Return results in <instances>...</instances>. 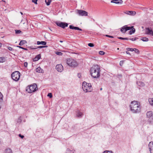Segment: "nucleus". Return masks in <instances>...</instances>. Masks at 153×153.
<instances>
[{
	"label": "nucleus",
	"mask_w": 153,
	"mask_h": 153,
	"mask_svg": "<svg viewBox=\"0 0 153 153\" xmlns=\"http://www.w3.org/2000/svg\"><path fill=\"white\" fill-rule=\"evenodd\" d=\"M90 74L93 78H99L100 76V68L98 65L93 66L91 68Z\"/></svg>",
	"instance_id": "f257e3e1"
},
{
	"label": "nucleus",
	"mask_w": 153,
	"mask_h": 153,
	"mask_svg": "<svg viewBox=\"0 0 153 153\" xmlns=\"http://www.w3.org/2000/svg\"><path fill=\"white\" fill-rule=\"evenodd\" d=\"M130 110L132 113H138L140 111V106L139 104L136 101H133L130 105Z\"/></svg>",
	"instance_id": "f03ea898"
},
{
	"label": "nucleus",
	"mask_w": 153,
	"mask_h": 153,
	"mask_svg": "<svg viewBox=\"0 0 153 153\" xmlns=\"http://www.w3.org/2000/svg\"><path fill=\"white\" fill-rule=\"evenodd\" d=\"M82 88L85 92H91L92 90L91 84L86 83L85 82H84L82 83Z\"/></svg>",
	"instance_id": "7ed1b4c3"
},
{
	"label": "nucleus",
	"mask_w": 153,
	"mask_h": 153,
	"mask_svg": "<svg viewBox=\"0 0 153 153\" xmlns=\"http://www.w3.org/2000/svg\"><path fill=\"white\" fill-rule=\"evenodd\" d=\"M67 63L68 66L73 68L77 67L78 65V62L75 60L71 59H67Z\"/></svg>",
	"instance_id": "20e7f679"
},
{
	"label": "nucleus",
	"mask_w": 153,
	"mask_h": 153,
	"mask_svg": "<svg viewBox=\"0 0 153 153\" xmlns=\"http://www.w3.org/2000/svg\"><path fill=\"white\" fill-rule=\"evenodd\" d=\"M37 90V87L36 85L34 83L27 88L26 91L29 93L33 92Z\"/></svg>",
	"instance_id": "39448f33"
},
{
	"label": "nucleus",
	"mask_w": 153,
	"mask_h": 153,
	"mask_svg": "<svg viewBox=\"0 0 153 153\" xmlns=\"http://www.w3.org/2000/svg\"><path fill=\"white\" fill-rule=\"evenodd\" d=\"M20 75V74L19 71H16L12 73L11 77L14 80L17 81L19 79Z\"/></svg>",
	"instance_id": "423d86ee"
},
{
	"label": "nucleus",
	"mask_w": 153,
	"mask_h": 153,
	"mask_svg": "<svg viewBox=\"0 0 153 153\" xmlns=\"http://www.w3.org/2000/svg\"><path fill=\"white\" fill-rule=\"evenodd\" d=\"M77 14L80 16H87L88 13L85 10H77Z\"/></svg>",
	"instance_id": "0eeeda50"
},
{
	"label": "nucleus",
	"mask_w": 153,
	"mask_h": 153,
	"mask_svg": "<svg viewBox=\"0 0 153 153\" xmlns=\"http://www.w3.org/2000/svg\"><path fill=\"white\" fill-rule=\"evenodd\" d=\"M56 24L58 26L63 28L67 27L68 25V23L63 22H56Z\"/></svg>",
	"instance_id": "6e6552de"
},
{
	"label": "nucleus",
	"mask_w": 153,
	"mask_h": 153,
	"mask_svg": "<svg viewBox=\"0 0 153 153\" xmlns=\"http://www.w3.org/2000/svg\"><path fill=\"white\" fill-rule=\"evenodd\" d=\"M132 27H129L127 25H125L122 27L120 31L122 33H125L127 31L131 30Z\"/></svg>",
	"instance_id": "1a4fd4ad"
},
{
	"label": "nucleus",
	"mask_w": 153,
	"mask_h": 153,
	"mask_svg": "<svg viewBox=\"0 0 153 153\" xmlns=\"http://www.w3.org/2000/svg\"><path fill=\"white\" fill-rule=\"evenodd\" d=\"M145 34L153 36V31L150 28L147 27L145 29Z\"/></svg>",
	"instance_id": "9d476101"
},
{
	"label": "nucleus",
	"mask_w": 153,
	"mask_h": 153,
	"mask_svg": "<svg viewBox=\"0 0 153 153\" xmlns=\"http://www.w3.org/2000/svg\"><path fill=\"white\" fill-rule=\"evenodd\" d=\"M56 68L59 72H61L63 70V67L61 64L57 65L56 66Z\"/></svg>",
	"instance_id": "9b49d317"
},
{
	"label": "nucleus",
	"mask_w": 153,
	"mask_h": 153,
	"mask_svg": "<svg viewBox=\"0 0 153 153\" xmlns=\"http://www.w3.org/2000/svg\"><path fill=\"white\" fill-rule=\"evenodd\" d=\"M123 2L122 0H113L111 1V3H114L118 4H122Z\"/></svg>",
	"instance_id": "f8f14e48"
},
{
	"label": "nucleus",
	"mask_w": 153,
	"mask_h": 153,
	"mask_svg": "<svg viewBox=\"0 0 153 153\" xmlns=\"http://www.w3.org/2000/svg\"><path fill=\"white\" fill-rule=\"evenodd\" d=\"M69 28L72 29H75L78 30L82 31V30L78 27H74L72 25L69 26Z\"/></svg>",
	"instance_id": "ddd939ff"
},
{
	"label": "nucleus",
	"mask_w": 153,
	"mask_h": 153,
	"mask_svg": "<svg viewBox=\"0 0 153 153\" xmlns=\"http://www.w3.org/2000/svg\"><path fill=\"white\" fill-rule=\"evenodd\" d=\"M125 13L127 14L134 15L136 14V12L135 11H126Z\"/></svg>",
	"instance_id": "4468645a"
},
{
	"label": "nucleus",
	"mask_w": 153,
	"mask_h": 153,
	"mask_svg": "<svg viewBox=\"0 0 153 153\" xmlns=\"http://www.w3.org/2000/svg\"><path fill=\"white\" fill-rule=\"evenodd\" d=\"M83 114L82 113L79 111H77L76 112V116L78 117H81L82 116Z\"/></svg>",
	"instance_id": "2eb2a0df"
},
{
	"label": "nucleus",
	"mask_w": 153,
	"mask_h": 153,
	"mask_svg": "<svg viewBox=\"0 0 153 153\" xmlns=\"http://www.w3.org/2000/svg\"><path fill=\"white\" fill-rule=\"evenodd\" d=\"M3 95L1 92H0V109L1 108V105L3 101Z\"/></svg>",
	"instance_id": "dca6fc26"
},
{
	"label": "nucleus",
	"mask_w": 153,
	"mask_h": 153,
	"mask_svg": "<svg viewBox=\"0 0 153 153\" xmlns=\"http://www.w3.org/2000/svg\"><path fill=\"white\" fill-rule=\"evenodd\" d=\"M41 58L40 54H38L36 56V57L33 59L34 61H36L38 60Z\"/></svg>",
	"instance_id": "f3484780"
},
{
	"label": "nucleus",
	"mask_w": 153,
	"mask_h": 153,
	"mask_svg": "<svg viewBox=\"0 0 153 153\" xmlns=\"http://www.w3.org/2000/svg\"><path fill=\"white\" fill-rule=\"evenodd\" d=\"M46 42L45 41H37V45H45L46 44Z\"/></svg>",
	"instance_id": "a211bd4d"
},
{
	"label": "nucleus",
	"mask_w": 153,
	"mask_h": 153,
	"mask_svg": "<svg viewBox=\"0 0 153 153\" xmlns=\"http://www.w3.org/2000/svg\"><path fill=\"white\" fill-rule=\"evenodd\" d=\"M131 27H133L131 28V30H130L129 32V33L131 35L133 33H134L135 32V29L134 28L133 26H131Z\"/></svg>",
	"instance_id": "6ab92c4d"
},
{
	"label": "nucleus",
	"mask_w": 153,
	"mask_h": 153,
	"mask_svg": "<svg viewBox=\"0 0 153 153\" xmlns=\"http://www.w3.org/2000/svg\"><path fill=\"white\" fill-rule=\"evenodd\" d=\"M36 71L38 73H42L43 70L40 67H38L36 69Z\"/></svg>",
	"instance_id": "aec40b11"
},
{
	"label": "nucleus",
	"mask_w": 153,
	"mask_h": 153,
	"mask_svg": "<svg viewBox=\"0 0 153 153\" xmlns=\"http://www.w3.org/2000/svg\"><path fill=\"white\" fill-rule=\"evenodd\" d=\"M147 116L148 117H151L152 115V113L151 111L148 112L146 114Z\"/></svg>",
	"instance_id": "412c9836"
},
{
	"label": "nucleus",
	"mask_w": 153,
	"mask_h": 153,
	"mask_svg": "<svg viewBox=\"0 0 153 153\" xmlns=\"http://www.w3.org/2000/svg\"><path fill=\"white\" fill-rule=\"evenodd\" d=\"M27 43V42L25 40H22L21 41L20 43H19V45H22L24 44H26Z\"/></svg>",
	"instance_id": "4be33fe9"
},
{
	"label": "nucleus",
	"mask_w": 153,
	"mask_h": 153,
	"mask_svg": "<svg viewBox=\"0 0 153 153\" xmlns=\"http://www.w3.org/2000/svg\"><path fill=\"white\" fill-rule=\"evenodd\" d=\"M6 153H12L11 149L8 148L5 150Z\"/></svg>",
	"instance_id": "5701e85b"
},
{
	"label": "nucleus",
	"mask_w": 153,
	"mask_h": 153,
	"mask_svg": "<svg viewBox=\"0 0 153 153\" xmlns=\"http://www.w3.org/2000/svg\"><path fill=\"white\" fill-rule=\"evenodd\" d=\"M149 101L150 105H153V98H149Z\"/></svg>",
	"instance_id": "b1692460"
},
{
	"label": "nucleus",
	"mask_w": 153,
	"mask_h": 153,
	"mask_svg": "<svg viewBox=\"0 0 153 153\" xmlns=\"http://www.w3.org/2000/svg\"><path fill=\"white\" fill-rule=\"evenodd\" d=\"M5 59L4 57L0 58V62H5Z\"/></svg>",
	"instance_id": "393cba45"
},
{
	"label": "nucleus",
	"mask_w": 153,
	"mask_h": 153,
	"mask_svg": "<svg viewBox=\"0 0 153 153\" xmlns=\"http://www.w3.org/2000/svg\"><path fill=\"white\" fill-rule=\"evenodd\" d=\"M141 40L143 42H147L149 40V39L146 37H143L141 39Z\"/></svg>",
	"instance_id": "a878e982"
},
{
	"label": "nucleus",
	"mask_w": 153,
	"mask_h": 153,
	"mask_svg": "<svg viewBox=\"0 0 153 153\" xmlns=\"http://www.w3.org/2000/svg\"><path fill=\"white\" fill-rule=\"evenodd\" d=\"M48 47L47 46H38L37 48H33V49H36L37 48H47Z\"/></svg>",
	"instance_id": "bb28decb"
},
{
	"label": "nucleus",
	"mask_w": 153,
	"mask_h": 153,
	"mask_svg": "<svg viewBox=\"0 0 153 153\" xmlns=\"http://www.w3.org/2000/svg\"><path fill=\"white\" fill-rule=\"evenodd\" d=\"M51 2V0H45V2L47 5H49Z\"/></svg>",
	"instance_id": "cd10ccee"
},
{
	"label": "nucleus",
	"mask_w": 153,
	"mask_h": 153,
	"mask_svg": "<svg viewBox=\"0 0 153 153\" xmlns=\"http://www.w3.org/2000/svg\"><path fill=\"white\" fill-rule=\"evenodd\" d=\"M134 50L133 51H134L137 54H139V53L140 51L138 49L134 48Z\"/></svg>",
	"instance_id": "c85d7f7f"
},
{
	"label": "nucleus",
	"mask_w": 153,
	"mask_h": 153,
	"mask_svg": "<svg viewBox=\"0 0 153 153\" xmlns=\"http://www.w3.org/2000/svg\"><path fill=\"white\" fill-rule=\"evenodd\" d=\"M56 54L59 56H62V53L61 52L57 51L55 53Z\"/></svg>",
	"instance_id": "c756f323"
},
{
	"label": "nucleus",
	"mask_w": 153,
	"mask_h": 153,
	"mask_svg": "<svg viewBox=\"0 0 153 153\" xmlns=\"http://www.w3.org/2000/svg\"><path fill=\"white\" fill-rule=\"evenodd\" d=\"M22 32V31L20 30H16L15 33L16 34H19Z\"/></svg>",
	"instance_id": "7c9ffc66"
},
{
	"label": "nucleus",
	"mask_w": 153,
	"mask_h": 153,
	"mask_svg": "<svg viewBox=\"0 0 153 153\" xmlns=\"http://www.w3.org/2000/svg\"><path fill=\"white\" fill-rule=\"evenodd\" d=\"M126 50L128 51H133L134 50V48H126Z\"/></svg>",
	"instance_id": "2f4dec72"
},
{
	"label": "nucleus",
	"mask_w": 153,
	"mask_h": 153,
	"mask_svg": "<svg viewBox=\"0 0 153 153\" xmlns=\"http://www.w3.org/2000/svg\"><path fill=\"white\" fill-rule=\"evenodd\" d=\"M105 53L103 51H100L99 52V54L101 55H104Z\"/></svg>",
	"instance_id": "473e14b6"
},
{
	"label": "nucleus",
	"mask_w": 153,
	"mask_h": 153,
	"mask_svg": "<svg viewBox=\"0 0 153 153\" xmlns=\"http://www.w3.org/2000/svg\"><path fill=\"white\" fill-rule=\"evenodd\" d=\"M103 153H113L112 152V151H104Z\"/></svg>",
	"instance_id": "72a5a7b5"
},
{
	"label": "nucleus",
	"mask_w": 153,
	"mask_h": 153,
	"mask_svg": "<svg viewBox=\"0 0 153 153\" xmlns=\"http://www.w3.org/2000/svg\"><path fill=\"white\" fill-rule=\"evenodd\" d=\"M88 45L90 47H93L94 46V44L91 43H88Z\"/></svg>",
	"instance_id": "f704fd0d"
},
{
	"label": "nucleus",
	"mask_w": 153,
	"mask_h": 153,
	"mask_svg": "<svg viewBox=\"0 0 153 153\" xmlns=\"http://www.w3.org/2000/svg\"><path fill=\"white\" fill-rule=\"evenodd\" d=\"M47 96L48 97H49L50 98H52V94L51 93H49L48 94Z\"/></svg>",
	"instance_id": "c9c22d12"
},
{
	"label": "nucleus",
	"mask_w": 153,
	"mask_h": 153,
	"mask_svg": "<svg viewBox=\"0 0 153 153\" xmlns=\"http://www.w3.org/2000/svg\"><path fill=\"white\" fill-rule=\"evenodd\" d=\"M123 63H124V61H123V60L121 61L120 62V66H122L123 65Z\"/></svg>",
	"instance_id": "e433bc0d"
},
{
	"label": "nucleus",
	"mask_w": 153,
	"mask_h": 153,
	"mask_svg": "<svg viewBox=\"0 0 153 153\" xmlns=\"http://www.w3.org/2000/svg\"><path fill=\"white\" fill-rule=\"evenodd\" d=\"M38 0H32V1L35 4H37V1Z\"/></svg>",
	"instance_id": "4c0bfd02"
},
{
	"label": "nucleus",
	"mask_w": 153,
	"mask_h": 153,
	"mask_svg": "<svg viewBox=\"0 0 153 153\" xmlns=\"http://www.w3.org/2000/svg\"><path fill=\"white\" fill-rule=\"evenodd\" d=\"M8 49L9 50L11 51H12L13 50V49L12 48L10 47H8Z\"/></svg>",
	"instance_id": "58836bf2"
},
{
	"label": "nucleus",
	"mask_w": 153,
	"mask_h": 153,
	"mask_svg": "<svg viewBox=\"0 0 153 153\" xmlns=\"http://www.w3.org/2000/svg\"><path fill=\"white\" fill-rule=\"evenodd\" d=\"M136 39V38L135 37V38H130V39H130V40H132L133 41H135Z\"/></svg>",
	"instance_id": "ea45409f"
},
{
	"label": "nucleus",
	"mask_w": 153,
	"mask_h": 153,
	"mask_svg": "<svg viewBox=\"0 0 153 153\" xmlns=\"http://www.w3.org/2000/svg\"><path fill=\"white\" fill-rule=\"evenodd\" d=\"M72 152L71 151L68 149L67 150L66 153H72Z\"/></svg>",
	"instance_id": "a19ab883"
},
{
	"label": "nucleus",
	"mask_w": 153,
	"mask_h": 153,
	"mask_svg": "<svg viewBox=\"0 0 153 153\" xmlns=\"http://www.w3.org/2000/svg\"><path fill=\"white\" fill-rule=\"evenodd\" d=\"M28 65V63L27 62H25L24 63V66L25 67H27Z\"/></svg>",
	"instance_id": "79ce46f5"
},
{
	"label": "nucleus",
	"mask_w": 153,
	"mask_h": 153,
	"mask_svg": "<svg viewBox=\"0 0 153 153\" xmlns=\"http://www.w3.org/2000/svg\"><path fill=\"white\" fill-rule=\"evenodd\" d=\"M19 136L22 139H23L24 137L23 135H22L21 134H19Z\"/></svg>",
	"instance_id": "37998d69"
},
{
	"label": "nucleus",
	"mask_w": 153,
	"mask_h": 153,
	"mask_svg": "<svg viewBox=\"0 0 153 153\" xmlns=\"http://www.w3.org/2000/svg\"><path fill=\"white\" fill-rule=\"evenodd\" d=\"M105 36H106V37H110V38H114V37L113 36H110L108 35H106Z\"/></svg>",
	"instance_id": "c03bdc74"
},
{
	"label": "nucleus",
	"mask_w": 153,
	"mask_h": 153,
	"mask_svg": "<svg viewBox=\"0 0 153 153\" xmlns=\"http://www.w3.org/2000/svg\"><path fill=\"white\" fill-rule=\"evenodd\" d=\"M77 76L79 78H80L81 77V74H78Z\"/></svg>",
	"instance_id": "a18cd8bd"
},
{
	"label": "nucleus",
	"mask_w": 153,
	"mask_h": 153,
	"mask_svg": "<svg viewBox=\"0 0 153 153\" xmlns=\"http://www.w3.org/2000/svg\"><path fill=\"white\" fill-rule=\"evenodd\" d=\"M149 145H152V146H153V142H150L149 143Z\"/></svg>",
	"instance_id": "49530a36"
},
{
	"label": "nucleus",
	"mask_w": 153,
	"mask_h": 153,
	"mask_svg": "<svg viewBox=\"0 0 153 153\" xmlns=\"http://www.w3.org/2000/svg\"><path fill=\"white\" fill-rule=\"evenodd\" d=\"M118 39H122V40H124V38H123L122 37H118Z\"/></svg>",
	"instance_id": "de8ad7c7"
},
{
	"label": "nucleus",
	"mask_w": 153,
	"mask_h": 153,
	"mask_svg": "<svg viewBox=\"0 0 153 153\" xmlns=\"http://www.w3.org/2000/svg\"><path fill=\"white\" fill-rule=\"evenodd\" d=\"M17 47L18 48H21L23 49V48L22 47H21L20 46H17Z\"/></svg>",
	"instance_id": "09e8293b"
},
{
	"label": "nucleus",
	"mask_w": 153,
	"mask_h": 153,
	"mask_svg": "<svg viewBox=\"0 0 153 153\" xmlns=\"http://www.w3.org/2000/svg\"><path fill=\"white\" fill-rule=\"evenodd\" d=\"M139 8H140V9H142V10H144V7H139Z\"/></svg>",
	"instance_id": "8fccbe9b"
},
{
	"label": "nucleus",
	"mask_w": 153,
	"mask_h": 153,
	"mask_svg": "<svg viewBox=\"0 0 153 153\" xmlns=\"http://www.w3.org/2000/svg\"><path fill=\"white\" fill-rule=\"evenodd\" d=\"M126 53L127 54H130L129 53V52H128V51H126Z\"/></svg>",
	"instance_id": "3c124183"
},
{
	"label": "nucleus",
	"mask_w": 153,
	"mask_h": 153,
	"mask_svg": "<svg viewBox=\"0 0 153 153\" xmlns=\"http://www.w3.org/2000/svg\"><path fill=\"white\" fill-rule=\"evenodd\" d=\"M129 39H128L127 38H124V40H128Z\"/></svg>",
	"instance_id": "603ef678"
},
{
	"label": "nucleus",
	"mask_w": 153,
	"mask_h": 153,
	"mask_svg": "<svg viewBox=\"0 0 153 153\" xmlns=\"http://www.w3.org/2000/svg\"><path fill=\"white\" fill-rule=\"evenodd\" d=\"M23 49H24V50H27V49L26 48H23Z\"/></svg>",
	"instance_id": "864d4df0"
},
{
	"label": "nucleus",
	"mask_w": 153,
	"mask_h": 153,
	"mask_svg": "<svg viewBox=\"0 0 153 153\" xmlns=\"http://www.w3.org/2000/svg\"><path fill=\"white\" fill-rule=\"evenodd\" d=\"M59 42H63V41H61V40H60L59 41Z\"/></svg>",
	"instance_id": "5fc2aeb1"
},
{
	"label": "nucleus",
	"mask_w": 153,
	"mask_h": 153,
	"mask_svg": "<svg viewBox=\"0 0 153 153\" xmlns=\"http://www.w3.org/2000/svg\"><path fill=\"white\" fill-rule=\"evenodd\" d=\"M20 13L22 15H23V13L22 12H20Z\"/></svg>",
	"instance_id": "6e6d98bb"
},
{
	"label": "nucleus",
	"mask_w": 153,
	"mask_h": 153,
	"mask_svg": "<svg viewBox=\"0 0 153 153\" xmlns=\"http://www.w3.org/2000/svg\"><path fill=\"white\" fill-rule=\"evenodd\" d=\"M1 44L0 43V47H1Z\"/></svg>",
	"instance_id": "4d7b16f0"
},
{
	"label": "nucleus",
	"mask_w": 153,
	"mask_h": 153,
	"mask_svg": "<svg viewBox=\"0 0 153 153\" xmlns=\"http://www.w3.org/2000/svg\"><path fill=\"white\" fill-rule=\"evenodd\" d=\"M2 1H4V2H6L5 1H4V0H2Z\"/></svg>",
	"instance_id": "13d9d810"
},
{
	"label": "nucleus",
	"mask_w": 153,
	"mask_h": 153,
	"mask_svg": "<svg viewBox=\"0 0 153 153\" xmlns=\"http://www.w3.org/2000/svg\"><path fill=\"white\" fill-rule=\"evenodd\" d=\"M102 88H101L100 89V90H102Z\"/></svg>",
	"instance_id": "bf43d9fd"
},
{
	"label": "nucleus",
	"mask_w": 153,
	"mask_h": 153,
	"mask_svg": "<svg viewBox=\"0 0 153 153\" xmlns=\"http://www.w3.org/2000/svg\"><path fill=\"white\" fill-rule=\"evenodd\" d=\"M22 20L21 21V22H22Z\"/></svg>",
	"instance_id": "052dcab7"
},
{
	"label": "nucleus",
	"mask_w": 153,
	"mask_h": 153,
	"mask_svg": "<svg viewBox=\"0 0 153 153\" xmlns=\"http://www.w3.org/2000/svg\"><path fill=\"white\" fill-rule=\"evenodd\" d=\"M113 42H114V41H113Z\"/></svg>",
	"instance_id": "680f3d73"
},
{
	"label": "nucleus",
	"mask_w": 153,
	"mask_h": 153,
	"mask_svg": "<svg viewBox=\"0 0 153 153\" xmlns=\"http://www.w3.org/2000/svg\"><path fill=\"white\" fill-rule=\"evenodd\" d=\"M93 20L94 21V19H93Z\"/></svg>",
	"instance_id": "e2e57ef3"
},
{
	"label": "nucleus",
	"mask_w": 153,
	"mask_h": 153,
	"mask_svg": "<svg viewBox=\"0 0 153 153\" xmlns=\"http://www.w3.org/2000/svg\"><path fill=\"white\" fill-rule=\"evenodd\" d=\"M25 23V22L23 23V24H24Z\"/></svg>",
	"instance_id": "0e129e2a"
},
{
	"label": "nucleus",
	"mask_w": 153,
	"mask_h": 153,
	"mask_svg": "<svg viewBox=\"0 0 153 153\" xmlns=\"http://www.w3.org/2000/svg\"><path fill=\"white\" fill-rule=\"evenodd\" d=\"M119 49V48H117V50H118Z\"/></svg>",
	"instance_id": "69168bd1"
}]
</instances>
